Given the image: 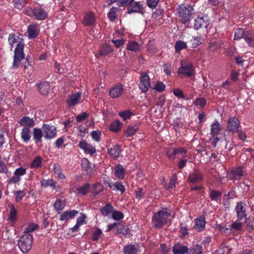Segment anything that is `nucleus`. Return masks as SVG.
Returning <instances> with one entry per match:
<instances>
[{"label": "nucleus", "mask_w": 254, "mask_h": 254, "mask_svg": "<svg viewBox=\"0 0 254 254\" xmlns=\"http://www.w3.org/2000/svg\"><path fill=\"white\" fill-rule=\"evenodd\" d=\"M19 38L15 35V34H10L9 36L8 41L11 47H13L14 44L17 43V46L14 51V55L13 58V62L12 67L13 68H17L19 66L20 62L24 59V44L18 43V39Z\"/></svg>", "instance_id": "nucleus-1"}, {"label": "nucleus", "mask_w": 254, "mask_h": 254, "mask_svg": "<svg viewBox=\"0 0 254 254\" xmlns=\"http://www.w3.org/2000/svg\"><path fill=\"white\" fill-rule=\"evenodd\" d=\"M193 12L194 9L190 4H182L180 5L178 12L182 23L187 26L190 24L191 16Z\"/></svg>", "instance_id": "nucleus-2"}, {"label": "nucleus", "mask_w": 254, "mask_h": 254, "mask_svg": "<svg viewBox=\"0 0 254 254\" xmlns=\"http://www.w3.org/2000/svg\"><path fill=\"white\" fill-rule=\"evenodd\" d=\"M170 213L163 209L155 213L152 217V224L155 228L160 229L167 223Z\"/></svg>", "instance_id": "nucleus-3"}, {"label": "nucleus", "mask_w": 254, "mask_h": 254, "mask_svg": "<svg viewBox=\"0 0 254 254\" xmlns=\"http://www.w3.org/2000/svg\"><path fill=\"white\" fill-rule=\"evenodd\" d=\"M33 237L30 234H24L19 239L18 246L23 253H27L31 248Z\"/></svg>", "instance_id": "nucleus-4"}, {"label": "nucleus", "mask_w": 254, "mask_h": 254, "mask_svg": "<svg viewBox=\"0 0 254 254\" xmlns=\"http://www.w3.org/2000/svg\"><path fill=\"white\" fill-rule=\"evenodd\" d=\"M241 127V123L236 116L230 117L228 119L226 125V130L232 133H236Z\"/></svg>", "instance_id": "nucleus-5"}, {"label": "nucleus", "mask_w": 254, "mask_h": 254, "mask_svg": "<svg viewBox=\"0 0 254 254\" xmlns=\"http://www.w3.org/2000/svg\"><path fill=\"white\" fill-rule=\"evenodd\" d=\"M178 72L179 74H184L189 77L192 76L193 74L192 64L187 61L182 62Z\"/></svg>", "instance_id": "nucleus-6"}, {"label": "nucleus", "mask_w": 254, "mask_h": 254, "mask_svg": "<svg viewBox=\"0 0 254 254\" xmlns=\"http://www.w3.org/2000/svg\"><path fill=\"white\" fill-rule=\"evenodd\" d=\"M243 167L239 166L234 168L231 170L228 173V176L231 180L235 182V181H239L242 177L244 176Z\"/></svg>", "instance_id": "nucleus-7"}, {"label": "nucleus", "mask_w": 254, "mask_h": 254, "mask_svg": "<svg viewBox=\"0 0 254 254\" xmlns=\"http://www.w3.org/2000/svg\"><path fill=\"white\" fill-rule=\"evenodd\" d=\"M203 180L204 177L198 169H194L193 172L189 175V182L193 184L201 183Z\"/></svg>", "instance_id": "nucleus-8"}, {"label": "nucleus", "mask_w": 254, "mask_h": 254, "mask_svg": "<svg viewBox=\"0 0 254 254\" xmlns=\"http://www.w3.org/2000/svg\"><path fill=\"white\" fill-rule=\"evenodd\" d=\"M246 208L247 205L244 202L240 201L237 203L235 209L238 220H241L246 218L247 216Z\"/></svg>", "instance_id": "nucleus-9"}, {"label": "nucleus", "mask_w": 254, "mask_h": 254, "mask_svg": "<svg viewBox=\"0 0 254 254\" xmlns=\"http://www.w3.org/2000/svg\"><path fill=\"white\" fill-rule=\"evenodd\" d=\"M42 130L44 136L46 139H52L56 136L57 133L56 128L54 126L44 124L42 126Z\"/></svg>", "instance_id": "nucleus-10"}, {"label": "nucleus", "mask_w": 254, "mask_h": 254, "mask_svg": "<svg viewBox=\"0 0 254 254\" xmlns=\"http://www.w3.org/2000/svg\"><path fill=\"white\" fill-rule=\"evenodd\" d=\"M210 24V21L207 16L197 17L194 19V28H206Z\"/></svg>", "instance_id": "nucleus-11"}, {"label": "nucleus", "mask_w": 254, "mask_h": 254, "mask_svg": "<svg viewBox=\"0 0 254 254\" xmlns=\"http://www.w3.org/2000/svg\"><path fill=\"white\" fill-rule=\"evenodd\" d=\"M140 252V247L137 244L127 245L123 249L124 254H138Z\"/></svg>", "instance_id": "nucleus-12"}, {"label": "nucleus", "mask_w": 254, "mask_h": 254, "mask_svg": "<svg viewBox=\"0 0 254 254\" xmlns=\"http://www.w3.org/2000/svg\"><path fill=\"white\" fill-rule=\"evenodd\" d=\"M194 228L198 232H202L205 229L206 221L205 217L201 216L194 219Z\"/></svg>", "instance_id": "nucleus-13"}, {"label": "nucleus", "mask_w": 254, "mask_h": 254, "mask_svg": "<svg viewBox=\"0 0 254 254\" xmlns=\"http://www.w3.org/2000/svg\"><path fill=\"white\" fill-rule=\"evenodd\" d=\"M32 13L37 20H44L47 17V13L42 8L36 7L32 9Z\"/></svg>", "instance_id": "nucleus-14"}, {"label": "nucleus", "mask_w": 254, "mask_h": 254, "mask_svg": "<svg viewBox=\"0 0 254 254\" xmlns=\"http://www.w3.org/2000/svg\"><path fill=\"white\" fill-rule=\"evenodd\" d=\"M124 92L123 86L118 84L113 87L109 91V94L112 98H117L121 96Z\"/></svg>", "instance_id": "nucleus-15"}, {"label": "nucleus", "mask_w": 254, "mask_h": 254, "mask_svg": "<svg viewBox=\"0 0 254 254\" xmlns=\"http://www.w3.org/2000/svg\"><path fill=\"white\" fill-rule=\"evenodd\" d=\"M188 247L180 243L175 244L172 248L173 254H185L188 252Z\"/></svg>", "instance_id": "nucleus-16"}, {"label": "nucleus", "mask_w": 254, "mask_h": 254, "mask_svg": "<svg viewBox=\"0 0 254 254\" xmlns=\"http://www.w3.org/2000/svg\"><path fill=\"white\" fill-rule=\"evenodd\" d=\"M223 44V42L221 40L213 38L210 41L208 49L209 50L214 52L220 48Z\"/></svg>", "instance_id": "nucleus-17"}, {"label": "nucleus", "mask_w": 254, "mask_h": 254, "mask_svg": "<svg viewBox=\"0 0 254 254\" xmlns=\"http://www.w3.org/2000/svg\"><path fill=\"white\" fill-rule=\"evenodd\" d=\"M27 33L30 39L36 38L39 34V26L36 24L30 25L28 27Z\"/></svg>", "instance_id": "nucleus-18"}, {"label": "nucleus", "mask_w": 254, "mask_h": 254, "mask_svg": "<svg viewBox=\"0 0 254 254\" xmlns=\"http://www.w3.org/2000/svg\"><path fill=\"white\" fill-rule=\"evenodd\" d=\"M81 93L76 92L69 95L68 99L66 101V103L69 107L73 106L77 104L81 98Z\"/></svg>", "instance_id": "nucleus-19"}, {"label": "nucleus", "mask_w": 254, "mask_h": 254, "mask_svg": "<svg viewBox=\"0 0 254 254\" xmlns=\"http://www.w3.org/2000/svg\"><path fill=\"white\" fill-rule=\"evenodd\" d=\"M79 146L84 150L86 153H88L91 155L96 152V148L88 144L85 141L82 140L79 142Z\"/></svg>", "instance_id": "nucleus-20"}, {"label": "nucleus", "mask_w": 254, "mask_h": 254, "mask_svg": "<svg viewBox=\"0 0 254 254\" xmlns=\"http://www.w3.org/2000/svg\"><path fill=\"white\" fill-rule=\"evenodd\" d=\"M112 52V50L111 46L108 44H105L100 47L99 53L98 54H95V55L96 58H99L101 56H106Z\"/></svg>", "instance_id": "nucleus-21"}, {"label": "nucleus", "mask_w": 254, "mask_h": 254, "mask_svg": "<svg viewBox=\"0 0 254 254\" xmlns=\"http://www.w3.org/2000/svg\"><path fill=\"white\" fill-rule=\"evenodd\" d=\"M95 19L92 12L87 13L82 21V24L86 26H92L95 22Z\"/></svg>", "instance_id": "nucleus-22"}, {"label": "nucleus", "mask_w": 254, "mask_h": 254, "mask_svg": "<svg viewBox=\"0 0 254 254\" xmlns=\"http://www.w3.org/2000/svg\"><path fill=\"white\" fill-rule=\"evenodd\" d=\"M221 130V125L219 122L215 120V121L211 124L210 127V134L214 137L219 134V132Z\"/></svg>", "instance_id": "nucleus-23"}, {"label": "nucleus", "mask_w": 254, "mask_h": 254, "mask_svg": "<svg viewBox=\"0 0 254 254\" xmlns=\"http://www.w3.org/2000/svg\"><path fill=\"white\" fill-rule=\"evenodd\" d=\"M222 192L219 190H216L212 188H209V197L211 200L218 201L221 198Z\"/></svg>", "instance_id": "nucleus-24"}, {"label": "nucleus", "mask_w": 254, "mask_h": 254, "mask_svg": "<svg viewBox=\"0 0 254 254\" xmlns=\"http://www.w3.org/2000/svg\"><path fill=\"white\" fill-rule=\"evenodd\" d=\"M78 211L75 210L66 211L60 215L61 221H67L69 219L73 218L77 214Z\"/></svg>", "instance_id": "nucleus-25"}, {"label": "nucleus", "mask_w": 254, "mask_h": 254, "mask_svg": "<svg viewBox=\"0 0 254 254\" xmlns=\"http://www.w3.org/2000/svg\"><path fill=\"white\" fill-rule=\"evenodd\" d=\"M141 10V5L139 3L134 1V0H130L129 2V7L128 8V12H140Z\"/></svg>", "instance_id": "nucleus-26"}, {"label": "nucleus", "mask_w": 254, "mask_h": 254, "mask_svg": "<svg viewBox=\"0 0 254 254\" xmlns=\"http://www.w3.org/2000/svg\"><path fill=\"white\" fill-rule=\"evenodd\" d=\"M19 123L21 126L27 127L28 128L32 127L34 126V122L32 119L29 117L24 116L19 121Z\"/></svg>", "instance_id": "nucleus-27"}, {"label": "nucleus", "mask_w": 254, "mask_h": 254, "mask_svg": "<svg viewBox=\"0 0 254 254\" xmlns=\"http://www.w3.org/2000/svg\"><path fill=\"white\" fill-rule=\"evenodd\" d=\"M38 89L40 93L44 95H46L49 93L50 85L47 81H44L37 85Z\"/></svg>", "instance_id": "nucleus-28"}, {"label": "nucleus", "mask_w": 254, "mask_h": 254, "mask_svg": "<svg viewBox=\"0 0 254 254\" xmlns=\"http://www.w3.org/2000/svg\"><path fill=\"white\" fill-rule=\"evenodd\" d=\"M33 139L36 143L41 142L42 137L44 135L42 128H34L33 130Z\"/></svg>", "instance_id": "nucleus-29"}, {"label": "nucleus", "mask_w": 254, "mask_h": 254, "mask_svg": "<svg viewBox=\"0 0 254 254\" xmlns=\"http://www.w3.org/2000/svg\"><path fill=\"white\" fill-rule=\"evenodd\" d=\"M108 187L113 190H119L121 193H123L125 191V188L120 182H117L114 183H109Z\"/></svg>", "instance_id": "nucleus-30"}, {"label": "nucleus", "mask_w": 254, "mask_h": 254, "mask_svg": "<svg viewBox=\"0 0 254 254\" xmlns=\"http://www.w3.org/2000/svg\"><path fill=\"white\" fill-rule=\"evenodd\" d=\"M245 40L249 46L254 47V32L252 30L246 31Z\"/></svg>", "instance_id": "nucleus-31"}, {"label": "nucleus", "mask_w": 254, "mask_h": 254, "mask_svg": "<svg viewBox=\"0 0 254 254\" xmlns=\"http://www.w3.org/2000/svg\"><path fill=\"white\" fill-rule=\"evenodd\" d=\"M115 174L120 179L124 178L126 172L124 168L121 165L118 164L115 168Z\"/></svg>", "instance_id": "nucleus-32"}, {"label": "nucleus", "mask_w": 254, "mask_h": 254, "mask_svg": "<svg viewBox=\"0 0 254 254\" xmlns=\"http://www.w3.org/2000/svg\"><path fill=\"white\" fill-rule=\"evenodd\" d=\"M21 137L24 142L28 141L31 138V130L27 127H24L21 132Z\"/></svg>", "instance_id": "nucleus-33"}, {"label": "nucleus", "mask_w": 254, "mask_h": 254, "mask_svg": "<svg viewBox=\"0 0 254 254\" xmlns=\"http://www.w3.org/2000/svg\"><path fill=\"white\" fill-rule=\"evenodd\" d=\"M8 207L10 208L8 219L11 222H14L16 220L17 211L14 205L11 203L8 205Z\"/></svg>", "instance_id": "nucleus-34"}, {"label": "nucleus", "mask_w": 254, "mask_h": 254, "mask_svg": "<svg viewBox=\"0 0 254 254\" xmlns=\"http://www.w3.org/2000/svg\"><path fill=\"white\" fill-rule=\"evenodd\" d=\"M166 85L161 81L158 80L153 86H152L150 88L156 90L158 92H162L165 90Z\"/></svg>", "instance_id": "nucleus-35"}, {"label": "nucleus", "mask_w": 254, "mask_h": 254, "mask_svg": "<svg viewBox=\"0 0 254 254\" xmlns=\"http://www.w3.org/2000/svg\"><path fill=\"white\" fill-rule=\"evenodd\" d=\"M110 156L113 158L118 157L121 153V149L119 145H115L108 150Z\"/></svg>", "instance_id": "nucleus-36"}, {"label": "nucleus", "mask_w": 254, "mask_h": 254, "mask_svg": "<svg viewBox=\"0 0 254 254\" xmlns=\"http://www.w3.org/2000/svg\"><path fill=\"white\" fill-rule=\"evenodd\" d=\"M122 126V123L120 122L119 121L116 120L110 124L109 128L110 130L115 132H117L121 130Z\"/></svg>", "instance_id": "nucleus-37"}, {"label": "nucleus", "mask_w": 254, "mask_h": 254, "mask_svg": "<svg viewBox=\"0 0 254 254\" xmlns=\"http://www.w3.org/2000/svg\"><path fill=\"white\" fill-rule=\"evenodd\" d=\"M40 184L42 187L46 188L48 187H52L54 190L56 189V183L52 179L45 180L43 179L41 181Z\"/></svg>", "instance_id": "nucleus-38"}, {"label": "nucleus", "mask_w": 254, "mask_h": 254, "mask_svg": "<svg viewBox=\"0 0 254 254\" xmlns=\"http://www.w3.org/2000/svg\"><path fill=\"white\" fill-rule=\"evenodd\" d=\"M42 166V158L40 156H36L30 163V168L38 169Z\"/></svg>", "instance_id": "nucleus-39"}, {"label": "nucleus", "mask_w": 254, "mask_h": 254, "mask_svg": "<svg viewBox=\"0 0 254 254\" xmlns=\"http://www.w3.org/2000/svg\"><path fill=\"white\" fill-rule=\"evenodd\" d=\"M113 211V207L110 203H107L104 207L100 208V212L104 216H107Z\"/></svg>", "instance_id": "nucleus-40"}, {"label": "nucleus", "mask_w": 254, "mask_h": 254, "mask_svg": "<svg viewBox=\"0 0 254 254\" xmlns=\"http://www.w3.org/2000/svg\"><path fill=\"white\" fill-rule=\"evenodd\" d=\"M206 99L203 97L197 98L193 102V104L196 106H199L200 109H203L206 105Z\"/></svg>", "instance_id": "nucleus-41"}, {"label": "nucleus", "mask_w": 254, "mask_h": 254, "mask_svg": "<svg viewBox=\"0 0 254 254\" xmlns=\"http://www.w3.org/2000/svg\"><path fill=\"white\" fill-rule=\"evenodd\" d=\"M177 181V176L176 174H174L171 177L169 183L166 186V189L169 190H171L176 187V182Z\"/></svg>", "instance_id": "nucleus-42"}, {"label": "nucleus", "mask_w": 254, "mask_h": 254, "mask_svg": "<svg viewBox=\"0 0 254 254\" xmlns=\"http://www.w3.org/2000/svg\"><path fill=\"white\" fill-rule=\"evenodd\" d=\"M245 34L246 35V31H244L243 29L238 28L235 32L234 39L235 40H239L242 38L245 39Z\"/></svg>", "instance_id": "nucleus-43"}, {"label": "nucleus", "mask_w": 254, "mask_h": 254, "mask_svg": "<svg viewBox=\"0 0 254 254\" xmlns=\"http://www.w3.org/2000/svg\"><path fill=\"white\" fill-rule=\"evenodd\" d=\"M150 78L147 72H144V93L151 87Z\"/></svg>", "instance_id": "nucleus-44"}, {"label": "nucleus", "mask_w": 254, "mask_h": 254, "mask_svg": "<svg viewBox=\"0 0 254 254\" xmlns=\"http://www.w3.org/2000/svg\"><path fill=\"white\" fill-rule=\"evenodd\" d=\"M119 10V8L117 7H112L108 14V16L110 20L112 21H114L117 18V12Z\"/></svg>", "instance_id": "nucleus-45"}, {"label": "nucleus", "mask_w": 254, "mask_h": 254, "mask_svg": "<svg viewBox=\"0 0 254 254\" xmlns=\"http://www.w3.org/2000/svg\"><path fill=\"white\" fill-rule=\"evenodd\" d=\"M54 207L56 211L58 213H60V212L65 207V204L62 202V201L58 199L54 203Z\"/></svg>", "instance_id": "nucleus-46"}, {"label": "nucleus", "mask_w": 254, "mask_h": 254, "mask_svg": "<svg viewBox=\"0 0 254 254\" xmlns=\"http://www.w3.org/2000/svg\"><path fill=\"white\" fill-rule=\"evenodd\" d=\"M147 51L150 53H154L156 51L155 46V41L153 40H149L146 45Z\"/></svg>", "instance_id": "nucleus-47"}, {"label": "nucleus", "mask_w": 254, "mask_h": 254, "mask_svg": "<svg viewBox=\"0 0 254 254\" xmlns=\"http://www.w3.org/2000/svg\"><path fill=\"white\" fill-rule=\"evenodd\" d=\"M186 43L182 41H179L177 42L175 45V48L176 52L178 53L183 49L187 48Z\"/></svg>", "instance_id": "nucleus-48"}, {"label": "nucleus", "mask_w": 254, "mask_h": 254, "mask_svg": "<svg viewBox=\"0 0 254 254\" xmlns=\"http://www.w3.org/2000/svg\"><path fill=\"white\" fill-rule=\"evenodd\" d=\"M164 72L167 75H171L173 70V67L170 63L163 64L162 65Z\"/></svg>", "instance_id": "nucleus-49"}, {"label": "nucleus", "mask_w": 254, "mask_h": 254, "mask_svg": "<svg viewBox=\"0 0 254 254\" xmlns=\"http://www.w3.org/2000/svg\"><path fill=\"white\" fill-rule=\"evenodd\" d=\"M137 127L136 126H128L126 131L125 135L127 137L132 136L137 131Z\"/></svg>", "instance_id": "nucleus-50"}, {"label": "nucleus", "mask_w": 254, "mask_h": 254, "mask_svg": "<svg viewBox=\"0 0 254 254\" xmlns=\"http://www.w3.org/2000/svg\"><path fill=\"white\" fill-rule=\"evenodd\" d=\"M166 155L168 159L171 161H174L176 158V152L175 148L168 149L166 152Z\"/></svg>", "instance_id": "nucleus-51"}, {"label": "nucleus", "mask_w": 254, "mask_h": 254, "mask_svg": "<svg viewBox=\"0 0 254 254\" xmlns=\"http://www.w3.org/2000/svg\"><path fill=\"white\" fill-rule=\"evenodd\" d=\"M90 185L88 183L84 184L82 187L77 189L78 192L82 195L86 194L89 191Z\"/></svg>", "instance_id": "nucleus-52"}, {"label": "nucleus", "mask_w": 254, "mask_h": 254, "mask_svg": "<svg viewBox=\"0 0 254 254\" xmlns=\"http://www.w3.org/2000/svg\"><path fill=\"white\" fill-rule=\"evenodd\" d=\"M14 6L16 8L21 9L25 6L27 0H13Z\"/></svg>", "instance_id": "nucleus-53"}, {"label": "nucleus", "mask_w": 254, "mask_h": 254, "mask_svg": "<svg viewBox=\"0 0 254 254\" xmlns=\"http://www.w3.org/2000/svg\"><path fill=\"white\" fill-rule=\"evenodd\" d=\"M103 186L101 184L99 183L95 184L93 185L92 190L91 192L93 194L96 195L100 193L103 190Z\"/></svg>", "instance_id": "nucleus-54"}, {"label": "nucleus", "mask_w": 254, "mask_h": 254, "mask_svg": "<svg viewBox=\"0 0 254 254\" xmlns=\"http://www.w3.org/2000/svg\"><path fill=\"white\" fill-rule=\"evenodd\" d=\"M81 167L86 171H88L91 167V165L89 160L86 158H83L81 161Z\"/></svg>", "instance_id": "nucleus-55"}, {"label": "nucleus", "mask_w": 254, "mask_h": 254, "mask_svg": "<svg viewBox=\"0 0 254 254\" xmlns=\"http://www.w3.org/2000/svg\"><path fill=\"white\" fill-rule=\"evenodd\" d=\"M138 48V45L136 42H131L127 44V49L128 50L137 52Z\"/></svg>", "instance_id": "nucleus-56"}, {"label": "nucleus", "mask_w": 254, "mask_h": 254, "mask_svg": "<svg viewBox=\"0 0 254 254\" xmlns=\"http://www.w3.org/2000/svg\"><path fill=\"white\" fill-rule=\"evenodd\" d=\"M38 228V225L34 223L30 224L28 225L26 228L25 229L24 234H29L30 232H32Z\"/></svg>", "instance_id": "nucleus-57"}, {"label": "nucleus", "mask_w": 254, "mask_h": 254, "mask_svg": "<svg viewBox=\"0 0 254 254\" xmlns=\"http://www.w3.org/2000/svg\"><path fill=\"white\" fill-rule=\"evenodd\" d=\"M15 196V200L17 202H19L25 195V193L23 190L16 191L14 192Z\"/></svg>", "instance_id": "nucleus-58"}, {"label": "nucleus", "mask_w": 254, "mask_h": 254, "mask_svg": "<svg viewBox=\"0 0 254 254\" xmlns=\"http://www.w3.org/2000/svg\"><path fill=\"white\" fill-rule=\"evenodd\" d=\"M132 114V113L129 110L121 112L119 113V115L123 119L124 121L129 119Z\"/></svg>", "instance_id": "nucleus-59"}, {"label": "nucleus", "mask_w": 254, "mask_h": 254, "mask_svg": "<svg viewBox=\"0 0 254 254\" xmlns=\"http://www.w3.org/2000/svg\"><path fill=\"white\" fill-rule=\"evenodd\" d=\"M112 217L115 220H120L124 217V214L122 212L117 210L113 211Z\"/></svg>", "instance_id": "nucleus-60"}, {"label": "nucleus", "mask_w": 254, "mask_h": 254, "mask_svg": "<svg viewBox=\"0 0 254 254\" xmlns=\"http://www.w3.org/2000/svg\"><path fill=\"white\" fill-rule=\"evenodd\" d=\"M242 229V224L241 223L234 222L230 226V230H235L236 231H241Z\"/></svg>", "instance_id": "nucleus-61"}, {"label": "nucleus", "mask_w": 254, "mask_h": 254, "mask_svg": "<svg viewBox=\"0 0 254 254\" xmlns=\"http://www.w3.org/2000/svg\"><path fill=\"white\" fill-rule=\"evenodd\" d=\"M173 93L175 96L179 98L186 99V96L184 93L181 89L179 88L173 89Z\"/></svg>", "instance_id": "nucleus-62"}, {"label": "nucleus", "mask_w": 254, "mask_h": 254, "mask_svg": "<svg viewBox=\"0 0 254 254\" xmlns=\"http://www.w3.org/2000/svg\"><path fill=\"white\" fill-rule=\"evenodd\" d=\"M250 185L246 182H241L240 183V188L242 189V193H246L250 190Z\"/></svg>", "instance_id": "nucleus-63"}, {"label": "nucleus", "mask_w": 254, "mask_h": 254, "mask_svg": "<svg viewBox=\"0 0 254 254\" xmlns=\"http://www.w3.org/2000/svg\"><path fill=\"white\" fill-rule=\"evenodd\" d=\"M125 226L123 223H117L116 228L113 230L115 234H118L124 229Z\"/></svg>", "instance_id": "nucleus-64"}]
</instances>
